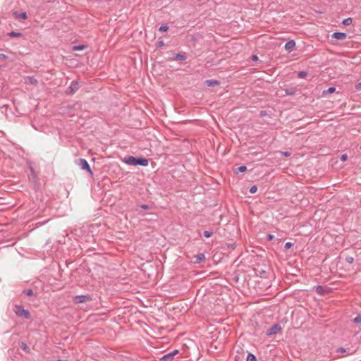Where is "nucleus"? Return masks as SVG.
<instances>
[{"instance_id": "2f4dec72", "label": "nucleus", "mask_w": 361, "mask_h": 361, "mask_svg": "<svg viewBox=\"0 0 361 361\" xmlns=\"http://www.w3.org/2000/svg\"><path fill=\"white\" fill-rule=\"evenodd\" d=\"M293 245V244L290 242H287L285 244V249L288 250V249H290L292 246Z\"/></svg>"}, {"instance_id": "79ce46f5", "label": "nucleus", "mask_w": 361, "mask_h": 361, "mask_svg": "<svg viewBox=\"0 0 361 361\" xmlns=\"http://www.w3.org/2000/svg\"><path fill=\"white\" fill-rule=\"evenodd\" d=\"M264 114H265V111H261V115L262 116L264 115Z\"/></svg>"}, {"instance_id": "f704fd0d", "label": "nucleus", "mask_w": 361, "mask_h": 361, "mask_svg": "<svg viewBox=\"0 0 361 361\" xmlns=\"http://www.w3.org/2000/svg\"><path fill=\"white\" fill-rule=\"evenodd\" d=\"M140 207L142 209H145V210H147V209H149L151 207L150 206L147 205V204H141L140 205Z\"/></svg>"}, {"instance_id": "cd10ccee", "label": "nucleus", "mask_w": 361, "mask_h": 361, "mask_svg": "<svg viewBox=\"0 0 361 361\" xmlns=\"http://www.w3.org/2000/svg\"><path fill=\"white\" fill-rule=\"evenodd\" d=\"M353 322L355 324H360L361 323V314H358L355 318H354Z\"/></svg>"}, {"instance_id": "7ed1b4c3", "label": "nucleus", "mask_w": 361, "mask_h": 361, "mask_svg": "<svg viewBox=\"0 0 361 361\" xmlns=\"http://www.w3.org/2000/svg\"><path fill=\"white\" fill-rule=\"evenodd\" d=\"M78 164L80 166V167L86 171L91 176H93V172L88 164V162L82 158H80L78 161Z\"/></svg>"}, {"instance_id": "6ab92c4d", "label": "nucleus", "mask_w": 361, "mask_h": 361, "mask_svg": "<svg viewBox=\"0 0 361 361\" xmlns=\"http://www.w3.org/2000/svg\"><path fill=\"white\" fill-rule=\"evenodd\" d=\"M174 59L178 61H185L186 59V56L184 54L178 53L175 54Z\"/></svg>"}, {"instance_id": "f257e3e1", "label": "nucleus", "mask_w": 361, "mask_h": 361, "mask_svg": "<svg viewBox=\"0 0 361 361\" xmlns=\"http://www.w3.org/2000/svg\"><path fill=\"white\" fill-rule=\"evenodd\" d=\"M123 161L130 166H147L149 164V160L143 157H135L133 156L126 157Z\"/></svg>"}, {"instance_id": "4468645a", "label": "nucleus", "mask_w": 361, "mask_h": 361, "mask_svg": "<svg viewBox=\"0 0 361 361\" xmlns=\"http://www.w3.org/2000/svg\"><path fill=\"white\" fill-rule=\"evenodd\" d=\"M195 263H200L201 262L204 261L205 259V255L203 253H199L197 255L195 256Z\"/></svg>"}, {"instance_id": "72a5a7b5", "label": "nucleus", "mask_w": 361, "mask_h": 361, "mask_svg": "<svg viewBox=\"0 0 361 361\" xmlns=\"http://www.w3.org/2000/svg\"><path fill=\"white\" fill-rule=\"evenodd\" d=\"M164 46V42L162 40H159L157 42V47H161Z\"/></svg>"}, {"instance_id": "39448f33", "label": "nucleus", "mask_w": 361, "mask_h": 361, "mask_svg": "<svg viewBox=\"0 0 361 361\" xmlns=\"http://www.w3.org/2000/svg\"><path fill=\"white\" fill-rule=\"evenodd\" d=\"M92 298L90 295H76L73 298V301L75 303H82L87 301H90Z\"/></svg>"}, {"instance_id": "0eeeda50", "label": "nucleus", "mask_w": 361, "mask_h": 361, "mask_svg": "<svg viewBox=\"0 0 361 361\" xmlns=\"http://www.w3.org/2000/svg\"><path fill=\"white\" fill-rule=\"evenodd\" d=\"M316 292L320 295H324L331 292V288L328 287H324L322 286H317L315 287Z\"/></svg>"}, {"instance_id": "4c0bfd02", "label": "nucleus", "mask_w": 361, "mask_h": 361, "mask_svg": "<svg viewBox=\"0 0 361 361\" xmlns=\"http://www.w3.org/2000/svg\"><path fill=\"white\" fill-rule=\"evenodd\" d=\"M337 353H345V349L343 347H341L337 349L336 350Z\"/></svg>"}, {"instance_id": "393cba45", "label": "nucleus", "mask_w": 361, "mask_h": 361, "mask_svg": "<svg viewBox=\"0 0 361 361\" xmlns=\"http://www.w3.org/2000/svg\"><path fill=\"white\" fill-rule=\"evenodd\" d=\"M336 91V88L334 87H330L327 90L324 91V94H331Z\"/></svg>"}, {"instance_id": "e433bc0d", "label": "nucleus", "mask_w": 361, "mask_h": 361, "mask_svg": "<svg viewBox=\"0 0 361 361\" xmlns=\"http://www.w3.org/2000/svg\"><path fill=\"white\" fill-rule=\"evenodd\" d=\"M0 59L2 60H6L8 59V56L4 54H0Z\"/></svg>"}, {"instance_id": "a19ab883", "label": "nucleus", "mask_w": 361, "mask_h": 361, "mask_svg": "<svg viewBox=\"0 0 361 361\" xmlns=\"http://www.w3.org/2000/svg\"><path fill=\"white\" fill-rule=\"evenodd\" d=\"M283 154L285 157H289L290 155V153L288 152H283Z\"/></svg>"}, {"instance_id": "20e7f679", "label": "nucleus", "mask_w": 361, "mask_h": 361, "mask_svg": "<svg viewBox=\"0 0 361 361\" xmlns=\"http://www.w3.org/2000/svg\"><path fill=\"white\" fill-rule=\"evenodd\" d=\"M281 331V326L279 324H275L272 326H271L266 332V335L267 336H271L272 335H276L279 332Z\"/></svg>"}, {"instance_id": "dca6fc26", "label": "nucleus", "mask_w": 361, "mask_h": 361, "mask_svg": "<svg viewBox=\"0 0 361 361\" xmlns=\"http://www.w3.org/2000/svg\"><path fill=\"white\" fill-rule=\"evenodd\" d=\"M285 93L286 95H294L296 92V88L295 87H290L287 88L284 90Z\"/></svg>"}, {"instance_id": "c03bdc74", "label": "nucleus", "mask_w": 361, "mask_h": 361, "mask_svg": "<svg viewBox=\"0 0 361 361\" xmlns=\"http://www.w3.org/2000/svg\"><path fill=\"white\" fill-rule=\"evenodd\" d=\"M360 149H361V145H360Z\"/></svg>"}, {"instance_id": "bb28decb", "label": "nucleus", "mask_w": 361, "mask_h": 361, "mask_svg": "<svg viewBox=\"0 0 361 361\" xmlns=\"http://www.w3.org/2000/svg\"><path fill=\"white\" fill-rule=\"evenodd\" d=\"M345 262L348 264H352L354 262V258L352 256H347L345 259Z\"/></svg>"}, {"instance_id": "37998d69", "label": "nucleus", "mask_w": 361, "mask_h": 361, "mask_svg": "<svg viewBox=\"0 0 361 361\" xmlns=\"http://www.w3.org/2000/svg\"><path fill=\"white\" fill-rule=\"evenodd\" d=\"M55 361H66L64 360H55Z\"/></svg>"}, {"instance_id": "c756f323", "label": "nucleus", "mask_w": 361, "mask_h": 361, "mask_svg": "<svg viewBox=\"0 0 361 361\" xmlns=\"http://www.w3.org/2000/svg\"><path fill=\"white\" fill-rule=\"evenodd\" d=\"M257 190V187L256 185H252L250 188V192L253 194V193H255Z\"/></svg>"}, {"instance_id": "2eb2a0df", "label": "nucleus", "mask_w": 361, "mask_h": 361, "mask_svg": "<svg viewBox=\"0 0 361 361\" xmlns=\"http://www.w3.org/2000/svg\"><path fill=\"white\" fill-rule=\"evenodd\" d=\"M30 173L31 177L30 178V180L33 181V183H36L38 180V178L35 172V170L32 167H30Z\"/></svg>"}, {"instance_id": "5701e85b", "label": "nucleus", "mask_w": 361, "mask_h": 361, "mask_svg": "<svg viewBox=\"0 0 361 361\" xmlns=\"http://www.w3.org/2000/svg\"><path fill=\"white\" fill-rule=\"evenodd\" d=\"M169 30V26L166 24H163L160 26L159 30L160 32H166Z\"/></svg>"}, {"instance_id": "4be33fe9", "label": "nucleus", "mask_w": 361, "mask_h": 361, "mask_svg": "<svg viewBox=\"0 0 361 361\" xmlns=\"http://www.w3.org/2000/svg\"><path fill=\"white\" fill-rule=\"evenodd\" d=\"M353 22V18H345L343 20L342 23L343 25H349L352 23Z\"/></svg>"}, {"instance_id": "9d476101", "label": "nucleus", "mask_w": 361, "mask_h": 361, "mask_svg": "<svg viewBox=\"0 0 361 361\" xmlns=\"http://www.w3.org/2000/svg\"><path fill=\"white\" fill-rule=\"evenodd\" d=\"M332 37L339 40H343L346 39L347 35L345 32H336L332 35Z\"/></svg>"}, {"instance_id": "473e14b6", "label": "nucleus", "mask_w": 361, "mask_h": 361, "mask_svg": "<svg viewBox=\"0 0 361 361\" xmlns=\"http://www.w3.org/2000/svg\"><path fill=\"white\" fill-rule=\"evenodd\" d=\"M266 238L267 240L271 241L275 238V236L272 234H268Z\"/></svg>"}, {"instance_id": "ddd939ff", "label": "nucleus", "mask_w": 361, "mask_h": 361, "mask_svg": "<svg viewBox=\"0 0 361 361\" xmlns=\"http://www.w3.org/2000/svg\"><path fill=\"white\" fill-rule=\"evenodd\" d=\"M25 80V83H27V84L37 85L38 83L37 80L36 78H35L34 77L28 76Z\"/></svg>"}, {"instance_id": "c85d7f7f", "label": "nucleus", "mask_w": 361, "mask_h": 361, "mask_svg": "<svg viewBox=\"0 0 361 361\" xmlns=\"http://www.w3.org/2000/svg\"><path fill=\"white\" fill-rule=\"evenodd\" d=\"M85 48V45H77L73 47V50H83Z\"/></svg>"}, {"instance_id": "b1692460", "label": "nucleus", "mask_w": 361, "mask_h": 361, "mask_svg": "<svg viewBox=\"0 0 361 361\" xmlns=\"http://www.w3.org/2000/svg\"><path fill=\"white\" fill-rule=\"evenodd\" d=\"M307 75V72L306 71H300L298 73V76L300 78H303Z\"/></svg>"}, {"instance_id": "6e6552de", "label": "nucleus", "mask_w": 361, "mask_h": 361, "mask_svg": "<svg viewBox=\"0 0 361 361\" xmlns=\"http://www.w3.org/2000/svg\"><path fill=\"white\" fill-rule=\"evenodd\" d=\"M79 89V84L77 81H73L68 88L67 93L73 94Z\"/></svg>"}, {"instance_id": "58836bf2", "label": "nucleus", "mask_w": 361, "mask_h": 361, "mask_svg": "<svg viewBox=\"0 0 361 361\" xmlns=\"http://www.w3.org/2000/svg\"><path fill=\"white\" fill-rule=\"evenodd\" d=\"M355 88H356V90H360L361 89V82L357 83L355 85Z\"/></svg>"}, {"instance_id": "aec40b11", "label": "nucleus", "mask_w": 361, "mask_h": 361, "mask_svg": "<svg viewBox=\"0 0 361 361\" xmlns=\"http://www.w3.org/2000/svg\"><path fill=\"white\" fill-rule=\"evenodd\" d=\"M20 347L24 351H25L27 353L30 352V348H29V346H27V345L25 343L21 342L20 344Z\"/></svg>"}, {"instance_id": "f8f14e48", "label": "nucleus", "mask_w": 361, "mask_h": 361, "mask_svg": "<svg viewBox=\"0 0 361 361\" xmlns=\"http://www.w3.org/2000/svg\"><path fill=\"white\" fill-rule=\"evenodd\" d=\"M13 16L16 18H19V19H22V20H25L27 18V13L26 12H22V13H18V12H14L13 13Z\"/></svg>"}, {"instance_id": "a211bd4d", "label": "nucleus", "mask_w": 361, "mask_h": 361, "mask_svg": "<svg viewBox=\"0 0 361 361\" xmlns=\"http://www.w3.org/2000/svg\"><path fill=\"white\" fill-rule=\"evenodd\" d=\"M8 36H9L11 37H22L23 34L21 32L12 31L11 32L8 33Z\"/></svg>"}, {"instance_id": "412c9836", "label": "nucleus", "mask_w": 361, "mask_h": 361, "mask_svg": "<svg viewBox=\"0 0 361 361\" xmlns=\"http://www.w3.org/2000/svg\"><path fill=\"white\" fill-rule=\"evenodd\" d=\"M247 361H257L256 356L252 353H248L247 356Z\"/></svg>"}, {"instance_id": "7c9ffc66", "label": "nucleus", "mask_w": 361, "mask_h": 361, "mask_svg": "<svg viewBox=\"0 0 361 361\" xmlns=\"http://www.w3.org/2000/svg\"><path fill=\"white\" fill-rule=\"evenodd\" d=\"M25 293L27 296H32L34 295L33 290L32 289H28L25 290Z\"/></svg>"}, {"instance_id": "f3484780", "label": "nucleus", "mask_w": 361, "mask_h": 361, "mask_svg": "<svg viewBox=\"0 0 361 361\" xmlns=\"http://www.w3.org/2000/svg\"><path fill=\"white\" fill-rule=\"evenodd\" d=\"M246 170H247V167L245 166H241L238 168L233 169L234 173H243V172L246 171Z\"/></svg>"}, {"instance_id": "ea45409f", "label": "nucleus", "mask_w": 361, "mask_h": 361, "mask_svg": "<svg viewBox=\"0 0 361 361\" xmlns=\"http://www.w3.org/2000/svg\"><path fill=\"white\" fill-rule=\"evenodd\" d=\"M251 59L252 61H255L258 60V57L257 55H252Z\"/></svg>"}, {"instance_id": "f03ea898", "label": "nucleus", "mask_w": 361, "mask_h": 361, "mask_svg": "<svg viewBox=\"0 0 361 361\" xmlns=\"http://www.w3.org/2000/svg\"><path fill=\"white\" fill-rule=\"evenodd\" d=\"M13 311L17 316L26 319H30L31 317L30 312L27 310L24 309L21 305H15Z\"/></svg>"}, {"instance_id": "423d86ee", "label": "nucleus", "mask_w": 361, "mask_h": 361, "mask_svg": "<svg viewBox=\"0 0 361 361\" xmlns=\"http://www.w3.org/2000/svg\"><path fill=\"white\" fill-rule=\"evenodd\" d=\"M179 353V350H174L173 351L168 353V354H166L165 355H164L161 358V361H172L173 360V357L176 355L178 354Z\"/></svg>"}, {"instance_id": "a878e982", "label": "nucleus", "mask_w": 361, "mask_h": 361, "mask_svg": "<svg viewBox=\"0 0 361 361\" xmlns=\"http://www.w3.org/2000/svg\"><path fill=\"white\" fill-rule=\"evenodd\" d=\"M203 235L205 238H209L213 235V232L209 231H204Z\"/></svg>"}, {"instance_id": "1a4fd4ad", "label": "nucleus", "mask_w": 361, "mask_h": 361, "mask_svg": "<svg viewBox=\"0 0 361 361\" xmlns=\"http://www.w3.org/2000/svg\"><path fill=\"white\" fill-rule=\"evenodd\" d=\"M295 47V42L293 39L288 41L285 44V49L288 52L293 51L294 47Z\"/></svg>"}, {"instance_id": "9b49d317", "label": "nucleus", "mask_w": 361, "mask_h": 361, "mask_svg": "<svg viewBox=\"0 0 361 361\" xmlns=\"http://www.w3.org/2000/svg\"><path fill=\"white\" fill-rule=\"evenodd\" d=\"M205 84L208 87H214V86L219 85L220 84V82L216 80L211 79V80H207L205 81Z\"/></svg>"}, {"instance_id": "c9c22d12", "label": "nucleus", "mask_w": 361, "mask_h": 361, "mask_svg": "<svg viewBox=\"0 0 361 361\" xmlns=\"http://www.w3.org/2000/svg\"><path fill=\"white\" fill-rule=\"evenodd\" d=\"M348 159V155L347 154H342L341 157V160L342 161H345Z\"/></svg>"}]
</instances>
